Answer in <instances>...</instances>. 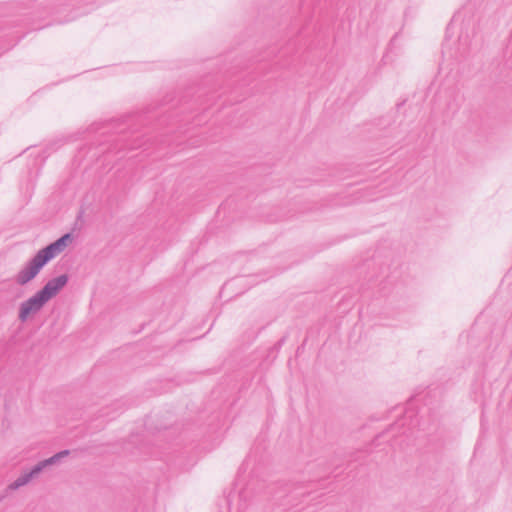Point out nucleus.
<instances>
[{"instance_id": "nucleus-8", "label": "nucleus", "mask_w": 512, "mask_h": 512, "mask_svg": "<svg viewBox=\"0 0 512 512\" xmlns=\"http://www.w3.org/2000/svg\"><path fill=\"white\" fill-rule=\"evenodd\" d=\"M249 490L248 489H244L242 490L239 495H238V498H239V501H240V504H239V512H245L248 505H247V497L249 495Z\"/></svg>"}, {"instance_id": "nucleus-2", "label": "nucleus", "mask_w": 512, "mask_h": 512, "mask_svg": "<svg viewBox=\"0 0 512 512\" xmlns=\"http://www.w3.org/2000/svg\"><path fill=\"white\" fill-rule=\"evenodd\" d=\"M47 263L43 260V258L38 254L28 261V263L23 267L16 275V282L19 285H25L34 279L41 269Z\"/></svg>"}, {"instance_id": "nucleus-6", "label": "nucleus", "mask_w": 512, "mask_h": 512, "mask_svg": "<svg viewBox=\"0 0 512 512\" xmlns=\"http://www.w3.org/2000/svg\"><path fill=\"white\" fill-rule=\"evenodd\" d=\"M474 34H475L474 23L471 21H468V23L461 28V32L458 37L459 49L461 50V55H465L468 52V50L471 46V41H472V37L474 36Z\"/></svg>"}, {"instance_id": "nucleus-10", "label": "nucleus", "mask_w": 512, "mask_h": 512, "mask_svg": "<svg viewBox=\"0 0 512 512\" xmlns=\"http://www.w3.org/2000/svg\"><path fill=\"white\" fill-rule=\"evenodd\" d=\"M403 425H404V423H402V422H401V423H396V426H397V427H398V426H403Z\"/></svg>"}, {"instance_id": "nucleus-9", "label": "nucleus", "mask_w": 512, "mask_h": 512, "mask_svg": "<svg viewBox=\"0 0 512 512\" xmlns=\"http://www.w3.org/2000/svg\"><path fill=\"white\" fill-rule=\"evenodd\" d=\"M458 18H459V14H458V15H455V16L453 17V19L451 20V22H450V24H449V26H448V29H450L451 27H453V26L456 24V22H457Z\"/></svg>"}, {"instance_id": "nucleus-1", "label": "nucleus", "mask_w": 512, "mask_h": 512, "mask_svg": "<svg viewBox=\"0 0 512 512\" xmlns=\"http://www.w3.org/2000/svg\"><path fill=\"white\" fill-rule=\"evenodd\" d=\"M69 453H70L69 450H62V451L54 454L50 458L40 461L34 467H32L30 471L24 472L23 474H21L14 482H12L9 485V488L12 490H16V489L26 485L34 477H36L45 467H47L48 465L57 463L62 458L68 456Z\"/></svg>"}, {"instance_id": "nucleus-7", "label": "nucleus", "mask_w": 512, "mask_h": 512, "mask_svg": "<svg viewBox=\"0 0 512 512\" xmlns=\"http://www.w3.org/2000/svg\"><path fill=\"white\" fill-rule=\"evenodd\" d=\"M463 103V96L461 93L453 89L449 92V100L447 101L446 108L451 113H456Z\"/></svg>"}, {"instance_id": "nucleus-4", "label": "nucleus", "mask_w": 512, "mask_h": 512, "mask_svg": "<svg viewBox=\"0 0 512 512\" xmlns=\"http://www.w3.org/2000/svg\"><path fill=\"white\" fill-rule=\"evenodd\" d=\"M72 240L71 234L66 233L62 235L60 238L50 243L46 247L40 249L38 254L43 258V260L48 263L53 258H55L58 254L64 251L67 247L68 243Z\"/></svg>"}, {"instance_id": "nucleus-3", "label": "nucleus", "mask_w": 512, "mask_h": 512, "mask_svg": "<svg viewBox=\"0 0 512 512\" xmlns=\"http://www.w3.org/2000/svg\"><path fill=\"white\" fill-rule=\"evenodd\" d=\"M47 302L37 291L33 296L23 301L19 306L18 319L26 322L29 318L42 310Z\"/></svg>"}, {"instance_id": "nucleus-5", "label": "nucleus", "mask_w": 512, "mask_h": 512, "mask_svg": "<svg viewBox=\"0 0 512 512\" xmlns=\"http://www.w3.org/2000/svg\"><path fill=\"white\" fill-rule=\"evenodd\" d=\"M69 277L67 274L59 275L50 279L38 292L48 302L68 283Z\"/></svg>"}]
</instances>
